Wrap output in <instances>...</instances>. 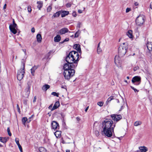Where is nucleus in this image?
<instances>
[{"label":"nucleus","mask_w":152,"mask_h":152,"mask_svg":"<svg viewBox=\"0 0 152 152\" xmlns=\"http://www.w3.org/2000/svg\"><path fill=\"white\" fill-rule=\"evenodd\" d=\"M102 128L104 134L108 137H110L112 135V132L115 126V123H113L110 119H105L102 122Z\"/></svg>","instance_id":"nucleus-1"},{"label":"nucleus","mask_w":152,"mask_h":152,"mask_svg":"<svg viewBox=\"0 0 152 152\" xmlns=\"http://www.w3.org/2000/svg\"><path fill=\"white\" fill-rule=\"evenodd\" d=\"M113 99V97L112 96H110L107 99L106 102L107 104H108L109 102H110L111 100Z\"/></svg>","instance_id":"nucleus-32"},{"label":"nucleus","mask_w":152,"mask_h":152,"mask_svg":"<svg viewBox=\"0 0 152 152\" xmlns=\"http://www.w3.org/2000/svg\"><path fill=\"white\" fill-rule=\"evenodd\" d=\"M76 119L77 121H79L80 120V118L78 117H77L76 118Z\"/></svg>","instance_id":"nucleus-58"},{"label":"nucleus","mask_w":152,"mask_h":152,"mask_svg":"<svg viewBox=\"0 0 152 152\" xmlns=\"http://www.w3.org/2000/svg\"><path fill=\"white\" fill-rule=\"evenodd\" d=\"M31 31L32 33H34L35 32V28L34 27L32 28L31 29Z\"/></svg>","instance_id":"nucleus-52"},{"label":"nucleus","mask_w":152,"mask_h":152,"mask_svg":"<svg viewBox=\"0 0 152 152\" xmlns=\"http://www.w3.org/2000/svg\"><path fill=\"white\" fill-rule=\"evenodd\" d=\"M130 87L135 92H138L139 91L138 90L136 89V88H134L132 86H130Z\"/></svg>","instance_id":"nucleus-42"},{"label":"nucleus","mask_w":152,"mask_h":152,"mask_svg":"<svg viewBox=\"0 0 152 152\" xmlns=\"http://www.w3.org/2000/svg\"><path fill=\"white\" fill-rule=\"evenodd\" d=\"M27 120V119L26 117H23L22 119V122L24 125H25L26 121Z\"/></svg>","instance_id":"nucleus-33"},{"label":"nucleus","mask_w":152,"mask_h":152,"mask_svg":"<svg viewBox=\"0 0 152 152\" xmlns=\"http://www.w3.org/2000/svg\"><path fill=\"white\" fill-rule=\"evenodd\" d=\"M7 132L8 133V134L10 136H11L12 135V134L10 132V129L9 127H8L7 129Z\"/></svg>","instance_id":"nucleus-39"},{"label":"nucleus","mask_w":152,"mask_h":152,"mask_svg":"<svg viewBox=\"0 0 152 152\" xmlns=\"http://www.w3.org/2000/svg\"><path fill=\"white\" fill-rule=\"evenodd\" d=\"M88 108H89V107L88 106L86 108V109H85V111L86 112H87V110H88Z\"/></svg>","instance_id":"nucleus-59"},{"label":"nucleus","mask_w":152,"mask_h":152,"mask_svg":"<svg viewBox=\"0 0 152 152\" xmlns=\"http://www.w3.org/2000/svg\"><path fill=\"white\" fill-rule=\"evenodd\" d=\"M138 69H139V67H138V66H136L134 68L133 70L134 71H135L137 70H138Z\"/></svg>","instance_id":"nucleus-46"},{"label":"nucleus","mask_w":152,"mask_h":152,"mask_svg":"<svg viewBox=\"0 0 152 152\" xmlns=\"http://www.w3.org/2000/svg\"><path fill=\"white\" fill-rule=\"evenodd\" d=\"M111 117L112 120L116 122L119 121L122 118V116L121 115L113 114L111 115Z\"/></svg>","instance_id":"nucleus-9"},{"label":"nucleus","mask_w":152,"mask_h":152,"mask_svg":"<svg viewBox=\"0 0 152 152\" xmlns=\"http://www.w3.org/2000/svg\"><path fill=\"white\" fill-rule=\"evenodd\" d=\"M77 27H78L79 28L80 27V24H78V25Z\"/></svg>","instance_id":"nucleus-63"},{"label":"nucleus","mask_w":152,"mask_h":152,"mask_svg":"<svg viewBox=\"0 0 152 152\" xmlns=\"http://www.w3.org/2000/svg\"><path fill=\"white\" fill-rule=\"evenodd\" d=\"M11 27L12 28H17V25L15 23L14 19L13 20V23L12 24H11L10 25L9 27Z\"/></svg>","instance_id":"nucleus-27"},{"label":"nucleus","mask_w":152,"mask_h":152,"mask_svg":"<svg viewBox=\"0 0 152 152\" xmlns=\"http://www.w3.org/2000/svg\"><path fill=\"white\" fill-rule=\"evenodd\" d=\"M139 150L137 152H146L148 150V148L145 146H141L139 148Z\"/></svg>","instance_id":"nucleus-14"},{"label":"nucleus","mask_w":152,"mask_h":152,"mask_svg":"<svg viewBox=\"0 0 152 152\" xmlns=\"http://www.w3.org/2000/svg\"><path fill=\"white\" fill-rule=\"evenodd\" d=\"M37 41L39 42H40L42 40V37L40 34H38L37 35Z\"/></svg>","instance_id":"nucleus-25"},{"label":"nucleus","mask_w":152,"mask_h":152,"mask_svg":"<svg viewBox=\"0 0 152 152\" xmlns=\"http://www.w3.org/2000/svg\"><path fill=\"white\" fill-rule=\"evenodd\" d=\"M78 12L80 13H82V11L81 10H78Z\"/></svg>","instance_id":"nucleus-56"},{"label":"nucleus","mask_w":152,"mask_h":152,"mask_svg":"<svg viewBox=\"0 0 152 152\" xmlns=\"http://www.w3.org/2000/svg\"><path fill=\"white\" fill-rule=\"evenodd\" d=\"M9 28L10 31L14 34H15L17 33V30L15 28H12L10 27H9Z\"/></svg>","instance_id":"nucleus-29"},{"label":"nucleus","mask_w":152,"mask_h":152,"mask_svg":"<svg viewBox=\"0 0 152 152\" xmlns=\"http://www.w3.org/2000/svg\"><path fill=\"white\" fill-rule=\"evenodd\" d=\"M145 21V17L143 15H139L136 18V22L138 26L142 25Z\"/></svg>","instance_id":"nucleus-7"},{"label":"nucleus","mask_w":152,"mask_h":152,"mask_svg":"<svg viewBox=\"0 0 152 152\" xmlns=\"http://www.w3.org/2000/svg\"><path fill=\"white\" fill-rule=\"evenodd\" d=\"M15 141L16 142V143L18 145L20 152H23V150L22 148V147L21 146L20 144H19V139L18 138H16L15 139Z\"/></svg>","instance_id":"nucleus-16"},{"label":"nucleus","mask_w":152,"mask_h":152,"mask_svg":"<svg viewBox=\"0 0 152 152\" xmlns=\"http://www.w3.org/2000/svg\"><path fill=\"white\" fill-rule=\"evenodd\" d=\"M68 32L70 33L71 32L69 31L68 29L67 28L64 27L59 30L58 32V34L62 35Z\"/></svg>","instance_id":"nucleus-12"},{"label":"nucleus","mask_w":152,"mask_h":152,"mask_svg":"<svg viewBox=\"0 0 152 152\" xmlns=\"http://www.w3.org/2000/svg\"><path fill=\"white\" fill-rule=\"evenodd\" d=\"M102 52V50L100 47H97V52L98 54H99Z\"/></svg>","instance_id":"nucleus-41"},{"label":"nucleus","mask_w":152,"mask_h":152,"mask_svg":"<svg viewBox=\"0 0 152 152\" xmlns=\"http://www.w3.org/2000/svg\"><path fill=\"white\" fill-rule=\"evenodd\" d=\"M26 91L28 94H29L30 93V87L28 86L26 89Z\"/></svg>","instance_id":"nucleus-34"},{"label":"nucleus","mask_w":152,"mask_h":152,"mask_svg":"<svg viewBox=\"0 0 152 152\" xmlns=\"http://www.w3.org/2000/svg\"><path fill=\"white\" fill-rule=\"evenodd\" d=\"M27 10L28 12H31L32 10L31 7L30 6H28L27 7Z\"/></svg>","instance_id":"nucleus-43"},{"label":"nucleus","mask_w":152,"mask_h":152,"mask_svg":"<svg viewBox=\"0 0 152 152\" xmlns=\"http://www.w3.org/2000/svg\"><path fill=\"white\" fill-rule=\"evenodd\" d=\"M78 53H79L75 51H72L69 53V55H71V56L73 58L72 59H74L76 63L74 67L77 66L78 62L79 60V55Z\"/></svg>","instance_id":"nucleus-6"},{"label":"nucleus","mask_w":152,"mask_h":152,"mask_svg":"<svg viewBox=\"0 0 152 152\" xmlns=\"http://www.w3.org/2000/svg\"><path fill=\"white\" fill-rule=\"evenodd\" d=\"M9 138L8 137H0V142L5 143L9 140Z\"/></svg>","instance_id":"nucleus-15"},{"label":"nucleus","mask_w":152,"mask_h":152,"mask_svg":"<svg viewBox=\"0 0 152 152\" xmlns=\"http://www.w3.org/2000/svg\"><path fill=\"white\" fill-rule=\"evenodd\" d=\"M61 12L60 11L57 12L56 13H54L52 17V18H55L58 17L61 14Z\"/></svg>","instance_id":"nucleus-24"},{"label":"nucleus","mask_w":152,"mask_h":152,"mask_svg":"<svg viewBox=\"0 0 152 152\" xmlns=\"http://www.w3.org/2000/svg\"><path fill=\"white\" fill-rule=\"evenodd\" d=\"M52 9L51 7L49 6L47 9V11L48 12H50Z\"/></svg>","instance_id":"nucleus-44"},{"label":"nucleus","mask_w":152,"mask_h":152,"mask_svg":"<svg viewBox=\"0 0 152 152\" xmlns=\"http://www.w3.org/2000/svg\"><path fill=\"white\" fill-rule=\"evenodd\" d=\"M60 106L59 102L58 101L56 102L51 109V111H53L57 108Z\"/></svg>","instance_id":"nucleus-17"},{"label":"nucleus","mask_w":152,"mask_h":152,"mask_svg":"<svg viewBox=\"0 0 152 152\" xmlns=\"http://www.w3.org/2000/svg\"><path fill=\"white\" fill-rule=\"evenodd\" d=\"M69 40V39L68 38H66L63 41L61 42V43H63L64 42L68 41Z\"/></svg>","instance_id":"nucleus-45"},{"label":"nucleus","mask_w":152,"mask_h":152,"mask_svg":"<svg viewBox=\"0 0 152 152\" xmlns=\"http://www.w3.org/2000/svg\"><path fill=\"white\" fill-rule=\"evenodd\" d=\"M104 104V102H99L97 103V104L100 107L102 106Z\"/></svg>","instance_id":"nucleus-40"},{"label":"nucleus","mask_w":152,"mask_h":152,"mask_svg":"<svg viewBox=\"0 0 152 152\" xmlns=\"http://www.w3.org/2000/svg\"><path fill=\"white\" fill-rule=\"evenodd\" d=\"M94 133L97 137H98L99 135V132L98 130H95L94 131Z\"/></svg>","instance_id":"nucleus-36"},{"label":"nucleus","mask_w":152,"mask_h":152,"mask_svg":"<svg viewBox=\"0 0 152 152\" xmlns=\"http://www.w3.org/2000/svg\"><path fill=\"white\" fill-rule=\"evenodd\" d=\"M52 106H53V104H51V105H50L49 107H48V108L49 109H50L51 110V109L52 108Z\"/></svg>","instance_id":"nucleus-53"},{"label":"nucleus","mask_w":152,"mask_h":152,"mask_svg":"<svg viewBox=\"0 0 152 152\" xmlns=\"http://www.w3.org/2000/svg\"><path fill=\"white\" fill-rule=\"evenodd\" d=\"M66 152H70V151L69 150H67L66 151Z\"/></svg>","instance_id":"nucleus-62"},{"label":"nucleus","mask_w":152,"mask_h":152,"mask_svg":"<svg viewBox=\"0 0 152 152\" xmlns=\"http://www.w3.org/2000/svg\"><path fill=\"white\" fill-rule=\"evenodd\" d=\"M53 53V52L52 50H50L47 54V58H49V56L50 55L51 53Z\"/></svg>","instance_id":"nucleus-38"},{"label":"nucleus","mask_w":152,"mask_h":152,"mask_svg":"<svg viewBox=\"0 0 152 152\" xmlns=\"http://www.w3.org/2000/svg\"><path fill=\"white\" fill-rule=\"evenodd\" d=\"M150 8L152 9V2L151 3L150 5Z\"/></svg>","instance_id":"nucleus-60"},{"label":"nucleus","mask_w":152,"mask_h":152,"mask_svg":"<svg viewBox=\"0 0 152 152\" xmlns=\"http://www.w3.org/2000/svg\"><path fill=\"white\" fill-rule=\"evenodd\" d=\"M139 5V4L137 2H135L134 3V5L135 6H137Z\"/></svg>","instance_id":"nucleus-55"},{"label":"nucleus","mask_w":152,"mask_h":152,"mask_svg":"<svg viewBox=\"0 0 152 152\" xmlns=\"http://www.w3.org/2000/svg\"><path fill=\"white\" fill-rule=\"evenodd\" d=\"M142 123V122L140 121H135L134 123V125L135 126H137L139 125H140Z\"/></svg>","instance_id":"nucleus-31"},{"label":"nucleus","mask_w":152,"mask_h":152,"mask_svg":"<svg viewBox=\"0 0 152 152\" xmlns=\"http://www.w3.org/2000/svg\"><path fill=\"white\" fill-rule=\"evenodd\" d=\"M147 47L149 51L152 50V42H148L147 44Z\"/></svg>","instance_id":"nucleus-19"},{"label":"nucleus","mask_w":152,"mask_h":152,"mask_svg":"<svg viewBox=\"0 0 152 152\" xmlns=\"http://www.w3.org/2000/svg\"><path fill=\"white\" fill-rule=\"evenodd\" d=\"M71 4L69 3H68L66 4V6L68 7H70L71 6Z\"/></svg>","instance_id":"nucleus-50"},{"label":"nucleus","mask_w":152,"mask_h":152,"mask_svg":"<svg viewBox=\"0 0 152 152\" xmlns=\"http://www.w3.org/2000/svg\"><path fill=\"white\" fill-rule=\"evenodd\" d=\"M61 12V17L62 18L65 17L66 15H68L69 14V12L66 11H60Z\"/></svg>","instance_id":"nucleus-18"},{"label":"nucleus","mask_w":152,"mask_h":152,"mask_svg":"<svg viewBox=\"0 0 152 152\" xmlns=\"http://www.w3.org/2000/svg\"><path fill=\"white\" fill-rule=\"evenodd\" d=\"M6 6H7V4H5L4 6V7H3V9L4 10L6 9Z\"/></svg>","instance_id":"nucleus-57"},{"label":"nucleus","mask_w":152,"mask_h":152,"mask_svg":"<svg viewBox=\"0 0 152 152\" xmlns=\"http://www.w3.org/2000/svg\"><path fill=\"white\" fill-rule=\"evenodd\" d=\"M61 132L60 131H57L54 133V134L57 138L60 137L61 135Z\"/></svg>","instance_id":"nucleus-22"},{"label":"nucleus","mask_w":152,"mask_h":152,"mask_svg":"<svg viewBox=\"0 0 152 152\" xmlns=\"http://www.w3.org/2000/svg\"><path fill=\"white\" fill-rule=\"evenodd\" d=\"M63 68L64 69L63 74L65 79L69 80L74 75L75 72L74 69L75 68H72L68 65L64 64Z\"/></svg>","instance_id":"nucleus-2"},{"label":"nucleus","mask_w":152,"mask_h":152,"mask_svg":"<svg viewBox=\"0 0 152 152\" xmlns=\"http://www.w3.org/2000/svg\"><path fill=\"white\" fill-rule=\"evenodd\" d=\"M126 34L130 38H132V30H128L126 33Z\"/></svg>","instance_id":"nucleus-23"},{"label":"nucleus","mask_w":152,"mask_h":152,"mask_svg":"<svg viewBox=\"0 0 152 152\" xmlns=\"http://www.w3.org/2000/svg\"><path fill=\"white\" fill-rule=\"evenodd\" d=\"M119 56V55H116L115 58V63L118 66H121V61Z\"/></svg>","instance_id":"nucleus-10"},{"label":"nucleus","mask_w":152,"mask_h":152,"mask_svg":"<svg viewBox=\"0 0 152 152\" xmlns=\"http://www.w3.org/2000/svg\"><path fill=\"white\" fill-rule=\"evenodd\" d=\"M52 128L54 130L59 129V126L58 124L56 121H53L51 123Z\"/></svg>","instance_id":"nucleus-11"},{"label":"nucleus","mask_w":152,"mask_h":152,"mask_svg":"<svg viewBox=\"0 0 152 152\" xmlns=\"http://www.w3.org/2000/svg\"><path fill=\"white\" fill-rule=\"evenodd\" d=\"M131 10V9L129 8H127L126 10V12L127 13L129 12Z\"/></svg>","instance_id":"nucleus-48"},{"label":"nucleus","mask_w":152,"mask_h":152,"mask_svg":"<svg viewBox=\"0 0 152 152\" xmlns=\"http://www.w3.org/2000/svg\"><path fill=\"white\" fill-rule=\"evenodd\" d=\"M132 82L134 85H139L141 82V78L139 76H135L133 77L132 80Z\"/></svg>","instance_id":"nucleus-8"},{"label":"nucleus","mask_w":152,"mask_h":152,"mask_svg":"<svg viewBox=\"0 0 152 152\" xmlns=\"http://www.w3.org/2000/svg\"><path fill=\"white\" fill-rule=\"evenodd\" d=\"M36 99H37V98H36V96H34V99H33V103H35L36 102Z\"/></svg>","instance_id":"nucleus-51"},{"label":"nucleus","mask_w":152,"mask_h":152,"mask_svg":"<svg viewBox=\"0 0 152 152\" xmlns=\"http://www.w3.org/2000/svg\"><path fill=\"white\" fill-rule=\"evenodd\" d=\"M61 37L59 35H57L54 38V41L55 42H58L61 39Z\"/></svg>","instance_id":"nucleus-20"},{"label":"nucleus","mask_w":152,"mask_h":152,"mask_svg":"<svg viewBox=\"0 0 152 152\" xmlns=\"http://www.w3.org/2000/svg\"><path fill=\"white\" fill-rule=\"evenodd\" d=\"M38 66H34L31 69V72L33 76L34 75V72L36 70Z\"/></svg>","instance_id":"nucleus-21"},{"label":"nucleus","mask_w":152,"mask_h":152,"mask_svg":"<svg viewBox=\"0 0 152 152\" xmlns=\"http://www.w3.org/2000/svg\"><path fill=\"white\" fill-rule=\"evenodd\" d=\"M80 33V31L78 30L75 34V37H78L79 34Z\"/></svg>","instance_id":"nucleus-35"},{"label":"nucleus","mask_w":152,"mask_h":152,"mask_svg":"<svg viewBox=\"0 0 152 152\" xmlns=\"http://www.w3.org/2000/svg\"><path fill=\"white\" fill-rule=\"evenodd\" d=\"M50 86L49 85L47 84H46L42 86V89L44 91H46L48 89H49L50 88Z\"/></svg>","instance_id":"nucleus-26"},{"label":"nucleus","mask_w":152,"mask_h":152,"mask_svg":"<svg viewBox=\"0 0 152 152\" xmlns=\"http://www.w3.org/2000/svg\"><path fill=\"white\" fill-rule=\"evenodd\" d=\"M40 152H47V150L43 147H40L39 148Z\"/></svg>","instance_id":"nucleus-30"},{"label":"nucleus","mask_w":152,"mask_h":152,"mask_svg":"<svg viewBox=\"0 0 152 152\" xmlns=\"http://www.w3.org/2000/svg\"><path fill=\"white\" fill-rule=\"evenodd\" d=\"M17 109L18 110V111L20 113V107H19L18 105V104H17Z\"/></svg>","instance_id":"nucleus-49"},{"label":"nucleus","mask_w":152,"mask_h":152,"mask_svg":"<svg viewBox=\"0 0 152 152\" xmlns=\"http://www.w3.org/2000/svg\"><path fill=\"white\" fill-rule=\"evenodd\" d=\"M24 53L25 54V55H26V50L25 49H22Z\"/></svg>","instance_id":"nucleus-54"},{"label":"nucleus","mask_w":152,"mask_h":152,"mask_svg":"<svg viewBox=\"0 0 152 152\" xmlns=\"http://www.w3.org/2000/svg\"><path fill=\"white\" fill-rule=\"evenodd\" d=\"M25 61L24 59H23L22 61V63L23 65V68L18 70L17 73V79L19 80H21L24 77L25 73Z\"/></svg>","instance_id":"nucleus-3"},{"label":"nucleus","mask_w":152,"mask_h":152,"mask_svg":"<svg viewBox=\"0 0 152 152\" xmlns=\"http://www.w3.org/2000/svg\"><path fill=\"white\" fill-rule=\"evenodd\" d=\"M74 48L77 50V52L80 53H81V51L80 47V45L79 44H75L73 46Z\"/></svg>","instance_id":"nucleus-13"},{"label":"nucleus","mask_w":152,"mask_h":152,"mask_svg":"<svg viewBox=\"0 0 152 152\" xmlns=\"http://www.w3.org/2000/svg\"><path fill=\"white\" fill-rule=\"evenodd\" d=\"M73 57L71 56V55H69V53L68 55L66 58V61L67 62L64 64L68 65L69 66L72 67V68H75L77 66H75V62L74 59H73Z\"/></svg>","instance_id":"nucleus-5"},{"label":"nucleus","mask_w":152,"mask_h":152,"mask_svg":"<svg viewBox=\"0 0 152 152\" xmlns=\"http://www.w3.org/2000/svg\"><path fill=\"white\" fill-rule=\"evenodd\" d=\"M125 43H123L122 44L120 45L118 49V55L121 57L123 56L126 54L127 49L128 48L127 46L125 45Z\"/></svg>","instance_id":"nucleus-4"},{"label":"nucleus","mask_w":152,"mask_h":152,"mask_svg":"<svg viewBox=\"0 0 152 152\" xmlns=\"http://www.w3.org/2000/svg\"><path fill=\"white\" fill-rule=\"evenodd\" d=\"M62 142L63 144H65L66 143L64 140H63Z\"/></svg>","instance_id":"nucleus-61"},{"label":"nucleus","mask_w":152,"mask_h":152,"mask_svg":"<svg viewBox=\"0 0 152 152\" xmlns=\"http://www.w3.org/2000/svg\"><path fill=\"white\" fill-rule=\"evenodd\" d=\"M51 94L52 95H53L55 96H56L57 97H58L59 96V94L58 93H56V92H53L51 93Z\"/></svg>","instance_id":"nucleus-37"},{"label":"nucleus","mask_w":152,"mask_h":152,"mask_svg":"<svg viewBox=\"0 0 152 152\" xmlns=\"http://www.w3.org/2000/svg\"><path fill=\"white\" fill-rule=\"evenodd\" d=\"M61 88H65V86H61Z\"/></svg>","instance_id":"nucleus-64"},{"label":"nucleus","mask_w":152,"mask_h":152,"mask_svg":"<svg viewBox=\"0 0 152 152\" xmlns=\"http://www.w3.org/2000/svg\"><path fill=\"white\" fill-rule=\"evenodd\" d=\"M72 15L73 17H76L77 15L76 12L75 11L73 12L72 13Z\"/></svg>","instance_id":"nucleus-47"},{"label":"nucleus","mask_w":152,"mask_h":152,"mask_svg":"<svg viewBox=\"0 0 152 152\" xmlns=\"http://www.w3.org/2000/svg\"><path fill=\"white\" fill-rule=\"evenodd\" d=\"M37 4H38L37 7L40 10L42 6V3L41 1H38L37 2Z\"/></svg>","instance_id":"nucleus-28"}]
</instances>
